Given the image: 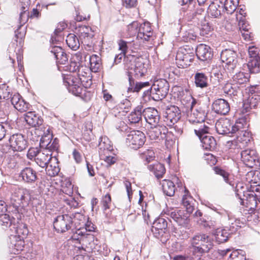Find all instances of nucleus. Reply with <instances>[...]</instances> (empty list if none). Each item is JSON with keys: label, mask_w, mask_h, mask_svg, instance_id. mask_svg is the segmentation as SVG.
I'll return each instance as SVG.
<instances>
[{"label": "nucleus", "mask_w": 260, "mask_h": 260, "mask_svg": "<svg viewBox=\"0 0 260 260\" xmlns=\"http://www.w3.org/2000/svg\"><path fill=\"white\" fill-rule=\"evenodd\" d=\"M47 132L48 133L43 136L40 141V144L41 146L45 147L46 148L52 140V134H50L49 129H47Z\"/></svg>", "instance_id": "obj_57"}, {"label": "nucleus", "mask_w": 260, "mask_h": 260, "mask_svg": "<svg viewBox=\"0 0 260 260\" xmlns=\"http://www.w3.org/2000/svg\"><path fill=\"white\" fill-rule=\"evenodd\" d=\"M168 222L162 217L157 218L153 223L151 231L156 238L162 243H165L169 239V235L167 233Z\"/></svg>", "instance_id": "obj_6"}, {"label": "nucleus", "mask_w": 260, "mask_h": 260, "mask_svg": "<svg viewBox=\"0 0 260 260\" xmlns=\"http://www.w3.org/2000/svg\"><path fill=\"white\" fill-rule=\"evenodd\" d=\"M18 225L13 227L15 230L17 236L23 237V238L27 236L28 233V231L26 225L22 222L18 223Z\"/></svg>", "instance_id": "obj_46"}, {"label": "nucleus", "mask_w": 260, "mask_h": 260, "mask_svg": "<svg viewBox=\"0 0 260 260\" xmlns=\"http://www.w3.org/2000/svg\"><path fill=\"white\" fill-rule=\"evenodd\" d=\"M143 107L142 106H137L134 111L132 112L128 116V120L131 123H137L142 118L143 115Z\"/></svg>", "instance_id": "obj_34"}, {"label": "nucleus", "mask_w": 260, "mask_h": 260, "mask_svg": "<svg viewBox=\"0 0 260 260\" xmlns=\"http://www.w3.org/2000/svg\"><path fill=\"white\" fill-rule=\"evenodd\" d=\"M102 203L104 210H106L110 208L111 204V198L109 193L106 194L102 199Z\"/></svg>", "instance_id": "obj_63"}, {"label": "nucleus", "mask_w": 260, "mask_h": 260, "mask_svg": "<svg viewBox=\"0 0 260 260\" xmlns=\"http://www.w3.org/2000/svg\"><path fill=\"white\" fill-rule=\"evenodd\" d=\"M182 214L181 210H175L170 213V217L180 225L185 223L187 218L186 216H182Z\"/></svg>", "instance_id": "obj_42"}, {"label": "nucleus", "mask_w": 260, "mask_h": 260, "mask_svg": "<svg viewBox=\"0 0 260 260\" xmlns=\"http://www.w3.org/2000/svg\"><path fill=\"white\" fill-rule=\"evenodd\" d=\"M247 188L242 182H238L235 187V192L236 196L240 199L247 190H245Z\"/></svg>", "instance_id": "obj_56"}, {"label": "nucleus", "mask_w": 260, "mask_h": 260, "mask_svg": "<svg viewBox=\"0 0 260 260\" xmlns=\"http://www.w3.org/2000/svg\"><path fill=\"white\" fill-rule=\"evenodd\" d=\"M35 160L40 167L45 168L52 160L50 151L45 149L39 150Z\"/></svg>", "instance_id": "obj_25"}, {"label": "nucleus", "mask_w": 260, "mask_h": 260, "mask_svg": "<svg viewBox=\"0 0 260 260\" xmlns=\"http://www.w3.org/2000/svg\"><path fill=\"white\" fill-rule=\"evenodd\" d=\"M29 191L25 188H16L12 194V200L19 206H23L24 202L29 198Z\"/></svg>", "instance_id": "obj_16"}, {"label": "nucleus", "mask_w": 260, "mask_h": 260, "mask_svg": "<svg viewBox=\"0 0 260 260\" xmlns=\"http://www.w3.org/2000/svg\"><path fill=\"white\" fill-rule=\"evenodd\" d=\"M194 55L192 52L189 53L184 48H180L176 56V63L179 68H186L193 60Z\"/></svg>", "instance_id": "obj_13"}, {"label": "nucleus", "mask_w": 260, "mask_h": 260, "mask_svg": "<svg viewBox=\"0 0 260 260\" xmlns=\"http://www.w3.org/2000/svg\"><path fill=\"white\" fill-rule=\"evenodd\" d=\"M139 23L138 21H133L127 25V31L130 36L138 35L139 30Z\"/></svg>", "instance_id": "obj_58"}, {"label": "nucleus", "mask_w": 260, "mask_h": 260, "mask_svg": "<svg viewBox=\"0 0 260 260\" xmlns=\"http://www.w3.org/2000/svg\"><path fill=\"white\" fill-rule=\"evenodd\" d=\"M209 129L208 126L204 124L198 129L195 128L194 131L200 139L203 148L204 149L212 151L216 148V141L213 137L208 135Z\"/></svg>", "instance_id": "obj_5"}, {"label": "nucleus", "mask_w": 260, "mask_h": 260, "mask_svg": "<svg viewBox=\"0 0 260 260\" xmlns=\"http://www.w3.org/2000/svg\"><path fill=\"white\" fill-rule=\"evenodd\" d=\"M11 102L14 108L21 112L26 111L29 109L30 107V104L25 102L18 93L13 95L11 99Z\"/></svg>", "instance_id": "obj_22"}, {"label": "nucleus", "mask_w": 260, "mask_h": 260, "mask_svg": "<svg viewBox=\"0 0 260 260\" xmlns=\"http://www.w3.org/2000/svg\"><path fill=\"white\" fill-rule=\"evenodd\" d=\"M220 58L225 63V68L231 72L236 67L237 64V54L236 52L231 49L223 50L220 54Z\"/></svg>", "instance_id": "obj_10"}, {"label": "nucleus", "mask_w": 260, "mask_h": 260, "mask_svg": "<svg viewBox=\"0 0 260 260\" xmlns=\"http://www.w3.org/2000/svg\"><path fill=\"white\" fill-rule=\"evenodd\" d=\"M66 42L69 47L73 50H77L80 47L79 40L74 34H70L67 36Z\"/></svg>", "instance_id": "obj_40"}, {"label": "nucleus", "mask_w": 260, "mask_h": 260, "mask_svg": "<svg viewBox=\"0 0 260 260\" xmlns=\"http://www.w3.org/2000/svg\"><path fill=\"white\" fill-rule=\"evenodd\" d=\"M73 221L72 217L68 214L57 216L53 221V226L57 233H64L72 228Z\"/></svg>", "instance_id": "obj_9"}, {"label": "nucleus", "mask_w": 260, "mask_h": 260, "mask_svg": "<svg viewBox=\"0 0 260 260\" xmlns=\"http://www.w3.org/2000/svg\"><path fill=\"white\" fill-rule=\"evenodd\" d=\"M190 248L194 253L203 254L208 252L213 246V240L205 234L198 233L189 240Z\"/></svg>", "instance_id": "obj_2"}, {"label": "nucleus", "mask_w": 260, "mask_h": 260, "mask_svg": "<svg viewBox=\"0 0 260 260\" xmlns=\"http://www.w3.org/2000/svg\"><path fill=\"white\" fill-rule=\"evenodd\" d=\"M240 87L235 83H226L223 87V92L230 96L237 95L240 92Z\"/></svg>", "instance_id": "obj_36"}, {"label": "nucleus", "mask_w": 260, "mask_h": 260, "mask_svg": "<svg viewBox=\"0 0 260 260\" xmlns=\"http://www.w3.org/2000/svg\"><path fill=\"white\" fill-rule=\"evenodd\" d=\"M152 36V28L148 22H145L139 25L137 38L148 41Z\"/></svg>", "instance_id": "obj_26"}, {"label": "nucleus", "mask_w": 260, "mask_h": 260, "mask_svg": "<svg viewBox=\"0 0 260 260\" xmlns=\"http://www.w3.org/2000/svg\"><path fill=\"white\" fill-rule=\"evenodd\" d=\"M195 103L196 101L194 99H193V101L191 103L190 113H191L193 115L197 117V119H198V121H201L203 123L204 121L205 118V112L203 110H199L197 109L193 110L192 106Z\"/></svg>", "instance_id": "obj_48"}, {"label": "nucleus", "mask_w": 260, "mask_h": 260, "mask_svg": "<svg viewBox=\"0 0 260 260\" xmlns=\"http://www.w3.org/2000/svg\"><path fill=\"white\" fill-rule=\"evenodd\" d=\"M124 61L127 69L134 70L137 77L143 76L147 72L148 64L142 57L129 55L124 58Z\"/></svg>", "instance_id": "obj_4"}, {"label": "nucleus", "mask_w": 260, "mask_h": 260, "mask_svg": "<svg viewBox=\"0 0 260 260\" xmlns=\"http://www.w3.org/2000/svg\"><path fill=\"white\" fill-rule=\"evenodd\" d=\"M89 62L91 71L94 73L98 72L102 65L101 58L96 54H93L89 57Z\"/></svg>", "instance_id": "obj_41"}, {"label": "nucleus", "mask_w": 260, "mask_h": 260, "mask_svg": "<svg viewBox=\"0 0 260 260\" xmlns=\"http://www.w3.org/2000/svg\"><path fill=\"white\" fill-rule=\"evenodd\" d=\"M25 120L28 125L35 127L41 125L43 121L40 116L31 111L25 114Z\"/></svg>", "instance_id": "obj_31"}, {"label": "nucleus", "mask_w": 260, "mask_h": 260, "mask_svg": "<svg viewBox=\"0 0 260 260\" xmlns=\"http://www.w3.org/2000/svg\"><path fill=\"white\" fill-rule=\"evenodd\" d=\"M143 116L146 121L151 125H155L157 124L160 119L158 112L154 108L143 109Z\"/></svg>", "instance_id": "obj_20"}, {"label": "nucleus", "mask_w": 260, "mask_h": 260, "mask_svg": "<svg viewBox=\"0 0 260 260\" xmlns=\"http://www.w3.org/2000/svg\"><path fill=\"white\" fill-rule=\"evenodd\" d=\"M212 109L218 114L224 115L230 111V107L227 101L222 99H218L213 103Z\"/></svg>", "instance_id": "obj_19"}, {"label": "nucleus", "mask_w": 260, "mask_h": 260, "mask_svg": "<svg viewBox=\"0 0 260 260\" xmlns=\"http://www.w3.org/2000/svg\"><path fill=\"white\" fill-rule=\"evenodd\" d=\"M94 36V34L92 31L88 32L85 35H80L79 38L82 42L84 45L87 46H91L92 44V38Z\"/></svg>", "instance_id": "obj_53"}, {"label": "nucleus", "mask_w": 260, "mask_h": 260, "mask_svg": "<svg viewBox=\"0 0 260 260\" xmlns=\"http://www.w3.org/2000/svg\"><path fill=\"white\" fill-rule=\"evenodd\" d=\"M219 7V6L218 5H216L213 3L211 4L208 7V13L212 17L215 18L218 17L221 14L220 11L218 10Z\"/></svg>", "instance_id": "obj_54"}, {"label": "nucleus", "mask_w": 260, "mask_h": 260, "mask_svg": "<svg viewBox=\"0 0 260 260\" xmlns=\"http://www.w3.org/2000/svg\"><path fill=\"white\" fill-rule=\"evenodd\" d=\"M1 152L4 154L3 163L9 168H13L16 165L14 151L7 144L6 147L1 148Z\"/></svg>", "instance_id": "obj_14"}, {"label": "nucleus", "mask_w": 260, "mask_h": 260, "mask_svg": "<svg viewBox=\"0 0 260 260\" xmlns=\"http://www.w3.org/2000/svg\"><path fill=\"white\" fill-rule=\"evenodd\" d=\"M229 260H246L244 251L241 250H233L229 254Z\"/></svg>", "instance_id": "obj_50"}, {"label": "nucleus", "mask_w": 260, "mask_h": 260, "mask_svg": "<svg viewBox=\"0 0 260 260\" xmlns=\"http://www.w3.org/2000/svg\"><path fill=\"white\" fill-rule=\"evenodd\" d=\"M24 241L23 237L12 235L10 237V250L15 254H19L24 248Z\"/></svg>", "instance_id": "obj_21"}, {"label": "nucleus", "mask_w": 260, "mask_h": 260, "mask_svg": "<svg viewBox=\"0 0 260 260\" xmlns=\"http://www.w3.org/2000/svg\"><path fill=\"white\" fill-rule=\"evenodd\" d=\"M241 160L248 167L252 168L256 160L257 156L256 151L252 149H246L241 152Z\"/></svg>", "instance_id": "obj_18"}, {"label": "nucleus", "mask_w": 260, "mask_h": 260, "mask_svg": "<svg viewBox=\"0 0 260 260\" xmlns=\"http://www.w3.org/2000/svg\"><path fill=\"white\" fill-rule=\"evenodd\" d=\"M256 98H254L253 96L249 97V98L245 101L243 104V107L248 111V109L254 108L256 106L257 101H256Z\"/></svg>", "instance_id": "obj_60"}, {"label": "nucleus", "mask_w": 260, "mask_h": 260, "mask_svg": "<svg viewBox=\"0 0 260 260\" xmlns=\"http://www.w3.org/2000/svg\"><path fill=\"white\" fill-rule=\"evenodd\" d=\"M214 170L216 174L221 176L223 178V179L226 183L231 185V182H229V174L228 172L217 167H215Z\"/></svg>", "instance_id": "obj_61"}, {"label": "nucleus", "mask_w": 260, "mask_h": 260, "mask_svg": "<svg viewBox=\"0 0 260 260\" xmlns=\"http://www.w3.org/2000/svg\"><path fill=\"white\" fill-rule=\"evenodd\" d=\"M169 87V84L166 79L155 80L150 89L144 91L143 96H150L154 101H160L168 94Z\"/></svg>", "instance_id": "obj_3"}, {"label": "nucleus", "mask_w": 260, "mask_h": 260, "mask_svg": "<svg viewBox=\"0 0 260 260\" xmlns=\"http://www.w3.org/2000/svg\"><path fill=\"white\" fill-rule=\"evenodd\" d=\"M188 190L185 189V194L183 196L182 203L183 206L185 207L186 212L188 213H191L194 210V206L192 205L193 199L188 195Z\"/></svg>", "instance_id": "obj_37"}, {"label": "nucleus", "mask_w": 260, "mask_h": 260, "mask_svg": "<svg viewBox=\"0 0 260 260\" xmlns=\"http://www.w3.org/2000/svg\"><path fill=\"white\" fill-rule=\"evenodd\" d=\"M164 193L168 196H173L175 192L176 187L174 183L170 180L165 179L161 182Z\"/></svg>", "instance_id": "obj_33"}, {"label": "nucleus", "mask_w": 260, "mask_h": 260, "mask_svg": "<svg viewBox=\"0 0 260 260\" xmlns=\"http://www.w3.org/2000/svg\"><path fill=\"white\" fill-rule=\"evenodd\" d=\"M240 200L241 205L250 209L255 207L257 205L256 195L253 191H247Z\"/></svg>", "instance_id": "obj_27"}, {"label": "nucleus", "mask_w": 260, "mask_h": 260, "mask_svg": "<svg viewBox=\"0 0 260 260\" xmlns=\"http://www.w3.org/2000/svg\"><path fill=\"white\" fill-rule=\"evenodd\" d=\"M101 159L104 160L108 165L111 166L115 164L117 159L114 153L101 155L100 156Z\"/></svg>", "instance_id": "obj_55"}, {"label": "nucleus", "mask_w": 260, "mask_h": 260, "mask_svg": "<svg viewBox=\"0 0 260 260\" xmlns=\"http://www.w3.org/2000/svg\"><path fill=\"white\" fill-rule=\"evenodd\" d=\"M9 110L7 108L4 111L2 115L1 114V141H2V147H6L9 141V138H11L12 134V127L9 121Z\"/></svg>", "instance_id": "obj_7"}, {"label": "nucleus", "mask_w": 260, "mask_h": 260, "mask_svg": "<svg viewBox=\"0 0 260 260\" xmlns=\"http://www.w3.org/2000/svg\"><path fill=\"white\" fill-rule=\"evenodd\" d=\"M80 80L78 78L74 77L70 75H68L63 78V82L66 86L68 87L69 90V87L71 86L76 85L77 83L80 84Z\"/></svg>", "instance_id": "obj_51"}, {"label": "nucleus", "mask_w": 260, "mask_h": 260, "mask_svg": "<svg viewBox=\"0 0 260 260\" xmlns=\"http://www.w3.org/2000/svg\"><path fill=\"white\" fill-rule=\"evenodd\" d=\"M1 221L3 222L1 223V225L5 226L6 228L10 226L12 224L9 215L7 214H1Z\"/></svg>", "instance_id": "obj_62"}, {"label": "nucleus", "mask_w": 260, "mask_h": 260, "mask_svg": "<svg viewBox=\"0 0 260 260\" xmlns=\"http://www.w3.org/2000/svg\"><path fill=\"white\" fill-rule=\"evenodd\" d=\"M145 142L144 134L140 131H132L127 135L125 142L131 148L137 149L143 146Z\"/></svg>", "instance_id": "obj_8"}, {"label": "nucleus", "mask_w": 260, "mask_h": 260, "mask_svg": "<svg viewBox=\"0 0 260 260\" xmlns=\"http://www.w3.org/2000/svg\"><path fill=\"white\" fill-rule=\"evenodd\" d=\"M250 75L248 73L240 72L233 77V82L236 84L242 85L249 81Z\"/></svg>", "instance_id": "obj_39"}, {"label": "nucleus", "mask_w": 260, "mask_h": 260, "mask_svg": "<svg viewBox=\"0 0 260 260\" xmlns=\"http://www.w3.org/2000/svg\"><path fill=\"white\" fill-rule=\"evenodd\" d=\"M21 28V26H19V28L15 30L14 37V41L16 42V45L20 47H22L23 45V39L25 35L24 30H20Z\"/></svg>", "instance_id": "obj_47"}, {"label": "nucleus", "mask_w": 260, "mask_h": 260, "mask_svg": "<svg viewBox=\"0 0 260 260\" xmlns=\"http://www.w3.org/2000/svg\"><path fill=\"white\" fill-rule=\"evenodd\" d=\"M29 17V13L26 12V11L23 10V12H21L19 16V21L21 26H22L26 23L28 20Z\"/></svg>", "instance_id": "obj_64"}, {"label": "nucleus", "mask_w": 260, "mask_h": 260, "mask_svg": "<svg viewBox=\"0 0 260 260\" xmlns=\"http://www.w3.org/2000/svg\"><path fill=\"white\" fill-rule=\"evenodd\" d=\"M19 176L25 182L31 183L35 182L38 179L37 172L30 167H25L20 173Z\"/></svg>", "instance_id": "obj_28"}, {"label": "nucleus", "mask_w": 260, "mask_h": 260, "mask_svg": "<svg viewBox=\"0 0 260 260\" xmlns=\"http://www.w3.org/2000/svg\"><path fill=\"white\" fill-rule=\"evenodd\" d=\"M238 4V0H225L224 9L228 14H231L236 10Z\"/></svg>", "instance_id": "obj_44"}, {"label": "nucleus", "mask_w": 260, "mask_h": 260, "mask_svg": "<svg viewBox=\"0 0 260 260\" xmlns=\"http://www.w3.org/2000/svg\"><path fill=\"white\" fill-rule=\"evenodd\" d=\"M62 192L71 196L73 193V186L69 179H65L61 185Z\"/></svg>", "instance_id": "obj_49"}, {"label": "nucleus", "mask_w": 260, "mask_h": 260, "mask_svg": "<svg viewBox=\"0 0 260 260\" xmlns=\"http://www.w3.org/2000/svg\"><path fill=\"white\" fill-rule=\"evenodd\" d=\"M50 52L54 55L57 62L65 64L68 61L67 54L61 47L58 46L52 47Z\"/></svg>", "instance_id": "obj_30"}, {"label": "nucleus", "mask_w": 260, "mask_h": 260, "mask_svg": "<svg viewBox=\"0 0 260 260\" xmlns=\"http://www.w3.org/2000/svg\"><path fill=\"white\" fill-rule=\"evenodd\" d=\"M246 124L244 119H238L235 124L232 126V133H237V138L235 140L228 142V146L233 149H244L250 143L251 135L249 132L244 129V124Z\"/></svg>", "instance_id": "obj_1"}, {"label": "nucleus", "mask_w": 260, "mask_h": 260, "mask_svg": "<svg viewBox=\"0 0 260 260\" xmlns=\"http://www.w3.org/2000/svg\"><path fill=\"white\" fill-rule=\"evenodd\" d=\"M99 153L100 156L104 154L112 153L113 147L111 141L106 136L100 137L98 144Z\"/></svg>", "instance_id": "obj_23"}, {"label": "nucleus", "mask_w": 260, "mask_h": 260, "mask_svg": "<svg viewBox=\"0 0 260 260\" xmlns=\"http://www.w3.org/2000/svg\"><path fill=\"white\" fill-rule=\"evenodd\" d=\"M216 130L220 135L233 134L232 133V126L231 120L227 118L220 119L215 123Z\"/></svg>", "instance_id": "obj_24"}, {"label": "nucleus", "mask_w": 260, "mask_h": 260, "mask_svg": "<svg viewBox=\"0 0 260 260\" xmlns=\"http://www.w3.org/2000/svg\"><path fill=\"white\" fill-rule=\"evenodd\" d=\"M128 80L129 87L127 89V92H139L145 88H149L150 84L149 82H137L135 83L134 80L129 75Z\"/></svg>", "instance_id": "obj_29"}, {"label": "nucleus", "mask_w": 260, "mask_h": 260, "mask_svg": "<svg viewBox=\"0 0 260 260\" xmlns=\"http://www.w3.org/2000/svg\"><path fill=\"white\" fill-rule=\"evenodd\" d=\"M69 91L76 96L82 97L83 92L85 91V89L82 86L81 82H80V84L77 83L76 85H74V86H71L69 87Z\"/></svg>", "instance_id": "obj_52"}, {"label": "nucleus", "mask_w": 260, "mask_h": 260, "mask_svg": "<svg viewBox=\"0 0 260 260\" xmlns=\"http://www.w3.org/2000/svg\"><path fill=\"white\" fill-rule=\"evenodd\" d=\"M148 169L157 179L162 178L166 172L164 166L158 162L148 165Z\"/></svg>", "instance_id": "obj_32"}, {"label": "nucleus", "mask_w": 260, "mask_h": 260, "mask_svg": "<svg viewBox=\"0 0 260 260\" xmlns=\"http://www.w3.org/2000/svg\"><path fill=\"white\" fill-rule=\"evenodd\" d=\"M196 55L201 61L211 60L213 56L212 49L205 44H199L196 48Z\"/></svg>", "instance_id": "obj_17"}, {"label": "nucleus", "mask_w": 260, "mask_h": 260, "mask_svg": "<svg viewBox=\"0 0 260 260\" xmlns=\"http://www.w3.org/2000/svg\"><path fill=\"white\" fill-rule=\"evenodd\" d=\"M194 83L197 87L201 88L208 86V77L203 73H197L194 75Z\"/></svg>", "instance_id": "obj_35"}, {"label": "nucleus", "mask_w": 260, "mask_h": 260, "mask_svg": "<svg viewBox=\"0 0 260 260\" xmlns=\"http://www.w3.org/2000/svg\"><path fill=\"white\" fill-rule=\"evenodd\" d=\"M167 131L165 126L155 125L148 130L147 134L151 140L159 141L165 138Z\"/></svg>", "instance_id": "obj_15"}, {"label": "nucleus", "mask_w": 260, "mask_h": 260, "mask_svg": "<svg viewBox=\"0 0 260 260\" xmlns=\"http://www.w3.org/2000/svg\"><path fill=\"white\" fill-rule=\"evenodd\" d=\"M181 115V111L178 107L171 105L166 110L164 121L168 126H172L180 119Z\"/></svg>", "instance_id": "obj_12"}, {"label": "nucleus", "mask_w": 260, "mask_h": 260, "mask_svg": "<svg viewBox=\"0 0 260 260\" xmlns=\"http://www.w3.org/2000/svg\"><path fill=\"white\" fill-rule=\"evenodd\" d=\"M56 159L54 158V161L51 160L49 165L46 168V171L47 174L51 177H54L58 175L60 171V168L58 166V163L56 161Z\"/></svg>", "instance_id": "obj_38"}, {"label": "nucleus", "mask_w": 260, "mask_h": 260, "mask_svg": "<svg viewBox=\"0 0 260 260\" xmlns=\"http://www.w3.org/2000/svg\"><path fill=\"white\" fill-rule=\"evenodd\" d=\"M229 234L225 230H218L215 234V240L218 243L226 242L229 238Z\"/></svg>", "instance_id": "obj_45"}, {"label": "nucleus", "mask_w": 260, "mask_h": 260, "mask_svg": "<svg viewBox=\"0 0 260 260\" xmlns=\"http://www.w3.org/2000/svg\"><path fill=\"white\" fill-rule=\"evenodd\" d=\"M7 144L14 151H21L27 146V142L24 136L21 134L12 135L11 138H9Z\"/></svg>", "instance_id": "obj_11"}, {"label": "nucleus", "mask_w": 260, "mask_h": 260, "mask_svg": "<svg viewBox=\"0 0 260 260\" xmlns=\"http://www.w3.org/2000/svg\"><path fill=\"white\" fill-rule=\"evenodd\" d=\"M247 67L251 73H258L260 72V59H251L247 63Z\"/></svg>", "instance_id": "obj_43"}, {"label": "nucleus", "mask_w": 260, "mask_h": 260, "mask_svg": "<svg viewBox=\"0 0 260 260\" xmlns=\"http://www.w3.org/2000/svg\"><path fill=\"white\" fill-rule=\"evenodd\" d=\"M142 158L147 162L152 160L155 157V154L152 149H147L142 153Z\"/></svg>", "instance_id": "obj_59"}]
</instances>
